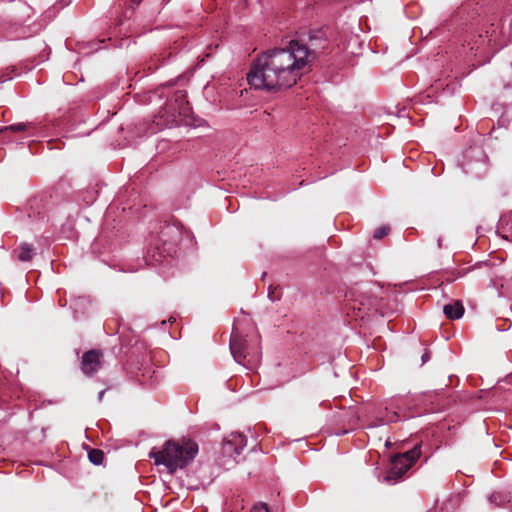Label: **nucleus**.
Wrapping results in <instances>:
<instances>
[{
  "label": "nucleus",
  "instance_id": "nucleus-1",
  "mask_svg": "<svg viewBox=\"0 0 512 512\" xmlns=\"http://www.w3.org/2000/svg\"><path fill=\"white\" fill-rule=\"evenodd\" d=\"M311 36L309 44L291 40L284 47L269 49L256 58L247 74V81L257 90L280 91L297 83L325 46Z\"/></svg>",
  "mask_w": 512,
  "mask_h": 512
},
{
  "label": "nucleus",
  "instance_id": "nucleus-2",
  "mask_svg": "<svg viewBox=\"0 0 512 512\" xmlns=\"http://www.w3.org/2000/svg\"><path fill=\"white\" fill-rule=\"evenodd\" d=\"M198 444L191 439L168 440L162 449H153L150 457L156 465H164L169 473L174 474L177 469L185 468L197 455Z\"/></svg>",
  "mask_w": 512,
  "mask_h": 512
},
{
  "label": "nucleus",
  "instance_id": "nucleus-3",
  "mask_svg": "<svg viewBox=\"0 0 512 512\" xmlns=\"http://www.w3.org/2000/svg\"><path fill=\"white\" fill-rule=\"evenodd\" d=\"M230 351L236 362L250 368L260 359V337L255 334L247 338L233 330Z\"/></svg>",
  "mask_w": 512,
  "mask_h": 512
},
{
  "label": "nucleus",
  "instance_id": "nucleus-4",
  "mask_svg": "<svg viewBox=\"0 0 512 512\" xmlns=\"http://www.w3.org/2000/svg\"><path fill=\"white\" fill-rule=\"evenodd\" d=\"M458 165L466 175L475 179L484 177L489 167L488 157L480 146L466 149Z\"/></svg>",
  "mask_w": 512,
  "mask_h": 512
},
{
  "label": "nucleus",
  "instance_id": "nucleus-5",
  "mask_svg": "<svg viewBox=\"0 0 512 512\" xmlns=\"http://www.w3.org/2000/svg\"><path fill=\"white\" fill-rule=\"evenodd\" d=\"M421 455V445L417 444L409 451L395 456L392 459V466L388 471L386 480H398L412 467Z\"/></svg>",
  "mask_w": 512,
  "mask_h": 512
},
{
  "label": "nucleus",
  "instance_id": "nucleus-6",
  "mask_svg": "<svg viewBox=\"0 0 512 512\" xmlns=\"http://www.w3.org/2000/svg\"><path fill=\"white\" fill-rule=\"evenodd\" d=\"M104 364V355L101 350L91 349L83 353L81 357L80 369L88 377L98 373Z\"/></svg>",
  "mask_w": 512,
  "mask_h": 512
},
{
  "label": "nucleus",
  "instance_id": "nucleus-7",
  "mask_svg": "<svg viewBox=\"0 0 512 512\" xmlns=\"http://www.w3.org/2000/svg\"><path fill=\"white\" fill-rule=\"evenodd\" d=\"M464 306L461 301H454L443 307V313L450 320L460 319L464 314Z\"/></svg>",
  "mask_w": 512,
  "mask_h": 512
},
{
  "label": "nucleus",
  "instance_id": "nucleus-8",
  "mask_svg": "<svg viewBox=\"0 0 512 512\" xmlns=\"http://www.w3.org/2000/svg\"><path fill=\"white\" fill-rule=\"evenodd\" d=\"M493 26L492 24L491 29L485 31V37L482 34L478 35V39L474 41L471 50L479 51L485 43L490 45L492 42L496 41V29L493 28Z\"/></svg>",
  "mask_w": 512,
  "mask_h": 512
},
{
  "label": "nucleus",
  "instance_id": "nucleus-9",
  "mask_svg": "<svg viewBox=\"0 0 512 512\" xmlns=\"http://www.w3.org/2000/svg\"><path fill=\"white\" fill-rule=\"evenodd\" d=\"M245 439L242 435H234L232 439L224 442L223 449L226 453L234 449L237 455L240 454L242 447L244 446Z\"/></svg>",
  "mask_w": 512,
  "mask_h": 512
},
{
  "label": "nucleus",
  "instance_id": "nucleus-10",
  "mask_svg": "<svg viewBox=\"0 0 512 512\" xmlns=\"http://www.w3.org/2000/svg\"><path fill=\"white\" fill-rule=\"evenodd\" d=\"M14 252L17 255V259L22 262L30 261L34 255V249L32 245L27 243L20 244V246Z\"/></svg>",
  "mask_w": 512,
  "mask_h": 512
},
{
  "label": "nucleus",
  "instance_id": "nucleus-11",
  "mask_svg": "<svg viewBox=\"0 0 512 512\" xmlns=\"http://www.w3.org/2000/svg\"><path fill=\"white\" fill-rule=\"evenodd\" d=\"M359 303L362 306V308L359 307V311L364 310V314H367L368 311H370L372 308H374L375 310L378 309L377 299L372 298L368 295H362L361 299L359 300Z\"/></svg>",
  "mask_w": 512,
  "mask_h": 512
},
{
  "label": "nucleus",
  "instance_id": "nucleus-12",
  "mask_svg": "<svg viewBox=\"0 0 512 512\" xmlns=\"http://www.w3.org/2000/svg\"><path fill=\"white\" fill-rule=\"evenodd\" d=\"M104 457V452L100 449H90L88 452V458L94 465L102 464Z\"/></svg>",
  "mask_w": 512,
  "mask_h": 512
},
{
  "label": "nucleus",
  "instance_id": "nucleus-13",
  "mask_svg": "<svg viewBox=\"0 0 512 512\" xmlns=\"http://www.w3.org/2000/svg\"><path fill=\"white\" fill-rule=\"evenodd\" d=\"M27 129V125L24 123H17L9 126H5L0 128V133H3L5 131H13V132H21Z\"/></svg>",
  "mask_w": 512,
  "mask_h": 512
},
{
  "label": "nucleus",
  "instance_id": "nucleus-14",
  "mask_svg": "<svg viewBox=\"0 0 512 512\" xmlns=\"http://www.w3.org/2000/svg\"><path fill=\"white\" fill-rule=\"evenodd\" d=\"M268 297L272 301L280 300L281 298V289L278 286L270 285L268 288Z\"/></svg>",
  "mask_w": 512,
  "mask_h": 512
},
{
  "label": "nucleus",
  "instance_id": "nucleus-15",
  "mask_svg": "<svg viewBox=\"0 0 512 512\" xmlns=\"http://www.w3.org/2000/svg\"><path fill=\"white\" fill-rule=\"evenodd\" d=\"M390 232L389 226H381L377 228L374 232V238L375 239H382L385 236H387Z\"/></svg>",
  "mask_w": 512,
  "mask_h": 512
},
{
  "label": "nucleus",
  "instance_id": "nucleus-16",
  "mask_svg": "<svg viewBox=\"0 0 512 512\" xmlns=\"http://www.w3.org/2000/svg\"><path fill=\"white\" fill-rule=\"evenodd\" d=\"M176 101L180 102V104L178 105V113L181 114L182 113V109H183V105H184V102H185V94L182 92V91H179L176 93Z\"/></svg>",
  "mask_w": 512,
  "mask_h": 512
},
{
  "label": "nucleus",
  "instance_id": "nucleus-17",
  "mask_svg": "<svg viewBox=\"0 0 512 512\" xmlns=\"http://www.w3.org/2000/svg\"><path fill=\"white\" fill-rule=\"evenodd\" d=\"M252 512H269V510L266 504H259L253 507Z\"/></svg>",
  "mask_w": 512,
  "mask_h": 512
},
{
  "label": "nucleus",
  "instance_id": "nucleus-18",
  "mask_svg": "<svg viewBox=\"0 0 512 512\" xmlns=\"http://www.w3.org/2000/svg\"><path fill=\"white\" fill-rule=\"evenodd\" d=\"M399 419L398 412H393L391 415L387 416V422H396Z\"/></svg>",
  "mask_w": 512,
  "mask_h": 512
},
{
  "label": "nucleus",
  "instance_id": "nucleus-19",
  "mask_svg": "<svg viewBox=\"0 0 512 512\" xmlns=\"http://www.w3.org/2000/svg\"><path fill=\"white\" fill-rule=\"evenodd\" d=\"M105 392H106V390H102V391H100V392H99L98 399H99L100 401H102V400H103V397H104Z\"/></svg>",
  "mask_w": 512,
  "mask_h": 512
},
{
  "label": "nucleus",
  "instance_id": "nucleus-20",
  "mask_svg": "<svg viewBox=\"0 0 512 512\" xmlns=\"http://www.w3.org/2000/svg\"><path fill=\"white\" fill-rule=\"evenodd\" d=\"M429 359V354L428 353H425L423 356H422V361L425 362L426 360Z\"/></svg>",
  "mask_w": 512,
  "mask_h": 512
},
{
  "label": "nucleus",
  "instance_id": "nucleus-21",
  "mask_svg": "<svg viewBox=\"0 0 512 512\" xmlns=\"http://www.w3.org/2000/svg\"><path fill=\"white\" fill-rule=\"evenodd\" d=\"M168 108H169V109H171V110H173L172 116H175V109H174V108H172V106H171V105H169V106H168Z\"/></svg>",
  "mask_w": 512,
  "mask_h": 512
}]
</instances>
